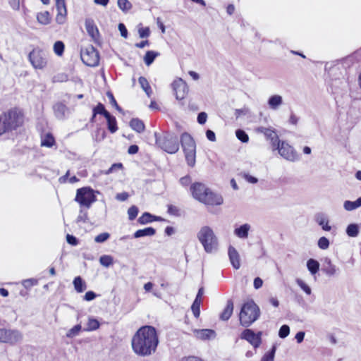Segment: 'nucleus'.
I'll return each mask as SVG.
<instances>
[{
  "label": "nucleus",
  "instance_id": "1",
  "mask_svg": "<svg viewBox=\"0 0 361 361\" xmlns=\"http://www.w3.org/2000/svg\"><path fill=\"white\" fill-rule=\"evenodd\" d=\"M159 344L157 329L150 325L140 327L131 338V347L138 356L147 357L154 354Z\"/></svg>",
  "mask_w": 361,
  "mask_h": 361
},
{
  "label": "nucleus",
  "instance_id": "2",
  "mask_svg": "<svg viewBox=\"0 0 361 361\" xmlns=\"http://www.w3.org/2000/svg\"><path fill=\"white\" fill-rule=\"evenodd\" d=\"M25 121L24 110L18 106L9 108L0 114V135L23 127Z\"/></svg>",
  "mask_w": 361,
  "mask_h": 361
},
{
  "label": "nucleus",
  "instance_id": "3",
  "mask_svg": "<svg viewBox=\"0 0 361 361\" xmlns=\"http://www.w3.org/2000/svg\"><path fill=\"white\" fill-rule=\"evenodd\" d=\"M260 316V310L259 306L252 300H248L242 305L239 320L240 324L244 327H249Z\"/></svg>",
  "mask_w": 361,
  "mask_h": 361
},
{
  "label": "nucleus",
  "instance_id": "4",
  "mask_svg": "<svg viewBox=\"0 0 361 361\" xmlns=\"http://www.w3.org/2000/svg\"><path fill=\"white\" fill-rule=\"evenodd\" d=\"M27 59L35 70H44L49 62L48 52L39 47L32 49L27 56Z\"/></svg>",
  "mask_w": 361,
  "mask_h": 361
},
{
  "label": "nucleus",
  "instance_id": "5",
  "mask_svg": "<svg viewBox=\"0 0 361 361\" xmlns=\"http://www.w3.org/2000/svg\"><path fill=\"white\" fill-rule=\"evenodd\" d=\"M197 238L207 252L216 250L218 240L213 230L209 226H203L197 233Z\"/></svg>",
  "mask_w": 361,
  "mask_h": 361
},
{
  "label": "nucleus",
  "instance_id": "6",
  "mask_svg": "<svg viewBox=\"0 0 361 361\" xmlns=\"http://www.w3.org/2000/svg\"><path fill=\"white\" fill-rule=\"evenodd\" d=\"M180 142L188 165L193 167L196 162V145L195 140L190 135L184 133L181 135Z\"/></svg>",
  "mask_w": 361,
  "mask_h": 361
},
{
  "label": "nucleus",
  "instance_id": "7",
  "mask_svg": "<svg viewBox=\"0 0 361 361\" xmlns=\"http://www.w3.org/2000/svg\"><path fill=\"white\" fill-rule=\"evenodd\" d=\"M156 144L164 151L169 154H175L179 149L178 139L176 135L166 133L156 138Z\"/></svg>",
  "mask_w": 361,
  "mask_h": 361
},
{
  "label": "nucleus",
  "instance_id": "8",
  "mask_svg": "<svg viewBox=\"0 0 361 361\" xmlns=\"http://www.w3.org/2000/svg\"><path fill=\"white\" fill-rule=\"evenodd\" d=\"M75 200L80 206L90 208L96 201V196L90 187H83L77 190Z\"/></svg>",
  "mask_w": 361,
  "mask_h": 361
},
{
  "label": "nucleus",
  "instance_id": "9",
  "mask_svg": "<svg viewBox=\"0 0 361 361\" xmlns=\"http://www.w3.org/2000/svg\"><path fill=\"white\" fill-rule=\"evenodd\" d=\"M81 59L88 66H96L99 62V53L92 46L81 51Z\"/></svg>",
  "mask_w": 361,
  "mask_h": 361
},
{
  "label": "nucleus",
  "instance_id": "10",
  "mask_svg": "<svg viewBox=\"0 0 361 361\" xmlns=\"http://www.w3.org/2000/svg\"><path fill=\"white\" fill-rule=\"evenodd\" d=\"M171 85L176 99L182 100L188 96L189 92L188 86L182 78L176 79Z\"/></svg>",
  "mask_w": 361,
  "mask_h": 361
},
{
  "label": "nucleus",
  "instance_id": "11",
  "mask_svg": "<svg viewBox=\"0 0 361 361\" xmlns=\"http://www.w3.org/2000/svg\"><path fill=\"white\" fill-rule=\"evenodd\" d=\"M240 338L247 341L255 348L259 347L262 343V332L255 333L250 329L243 330L240 334Z\"/></svg>",
  "mask_w": 361,
  "mask_h": 361
},
{
  "label": "nucleus",
  "instance_id": "12",
  "mask_svg": "<svg viewBox=\"0 0 361 361\" xmlns=\"http://www.w3.org/2000/svg\"><path fill=\"white\" fill-rule=\"evenodd\" d=\"M199 202L207 206L214 207L222 204L224 200L221 195L214 192L209 188Z\"/></svg>",
  "mask_w": 361,
  "mask_h": 361
},
{
  "label": "nucleus",
  "instance_id": "13",
  "mask_svg": "<svg viewBox=\"0 0 361 361\" xmlns=\"http://www.w3.org/2000/svg\"><path fill=\"white\" fill-rule=\"evenodd\" d=\"M208 189L209 188L201 182H195L192 183L190 187V191L192 197L197 201L200 200Z\"/></svg>",
  "mask_w": 361,
  "mask_h": 361
},
{
  "label": "nucleus",
  "instance_id": "14",
  "mask_svg": "<svg viewBox=\"0 0 361 361\" xmlns=\"http://www.w3.org/2000/svg\"><path fill=\"white\" fill-rule=\"evenodd\" d=\"M57 14L56 21L58 24H63L66 20L67 9L65 0H56Z\"/></svg>",
  "mask_w": 361,
  "mask_h": 361
},
{
  "label": "nucleus",
  "instance_id": "15",
  "mask_svg": "<svg viewBox=\"0 0 361 361\" xmlns=\"http://www.w3.org/2000/svg\"><path fill=\"white\" fill-rule=\"evenodd\" d=\"M85 28L92 39L95 42H97L100 38L99 32L92 20H87L85 21Z\"/></svg>",
  "mask_w": 361,
  "mask_h": 361
},
{
  "label": "nucleus",
  "instance_id": "16",
  "mask_svg": "<svg viewBox=\"0 0 361 361\" xmlns=\"http://www.w3.org/2000/svg\"><path fill=\"white\" fill-rule=\"evenodd\" d=\"M195 336L200 340H209L212 338H214L216 333L212 329H196L192 330Z\"/></svg>",
  "mask_w": 361,
  "mask_h": 361
},
{
  "label": "nucleus",
  "instance_id": "17",
  "mask_svg": "<svg viewBox=\"0 0 361 361\" xmlns=\"http://www.w3.org/2000/svg\"><path fill=\"white\" fill-rule=\"evenodd\" d=\"M279 154L288 160H292L293 158V149L289 145L282 142L278 147Z\"/></svg>",
  "mask_w": 361,
  "mask_h": 361
},
{
  "label": "nucleus",
  "instance_id": "18",
  "mask_svg": "<svg viewBox=\"0 0 361 361\" xmlns=\"http://www.w3.org/2000/svg\"><path fill=\"white\" fill-rule=\"evenodd\" d=\"M228 256L233 268L238 269L240 267V256L238 251L232 246L228 248Z\"/></svg>",
  "mask_w": 361,
  "mask_h": 361
},
{
  "label": "nucleus",
  "instance_id": "19",
  "mask_svg": "<svg viewBox=\"0 0 361 361\" xmlns=\"http://www.w3.org/2000/svg\"><path fill=\"white\" fill-rule=\"evenodd\" d=\"M314 220L324 231H331V227L329 225V219L326 214L323 213H317L314 216Z\"/></svg>",
  "mask_w": 361,
  "mask_h": 361
},
{
  "label": "nucleus",
  "instance_id": "20",
  "mask_svg": "<svg viewBox=\"0 0 361 361\" xmlns=\"http://www.w3.org/2000/svg\"><path fill=\"white\" fill-rule=\"evenodd\" d=\"M233 302L232 300H228L226 302V305L223 310L222 312L220 314L219 319L222 321L228 320L233 312Z\"/></svg>",
  "mask_w": 361,
  "mask_h": 361
},
{
  "label": "nucleus",
  "instance_id": "21",
  "mask_svg": "<svg viewBox=\"0 0 361 361\" xmlns=\"http://www.w3.org/2000/svg\"><path fill=\"white\" fill-rule=\"evenodd\" d=\"M16 331L8 330L6 329H0V342L1 343H12L15 338Z\"/></svg>",
  "mask_w": 361,
  "mask_h": 361
},
{
  "label": "nucleus",
  "instance_id": "22",
  "mask_svg": "<svg viewBox=\"0 0 361 361\" xmlns=\"http://www.w3.org/2000/svg\"><path fill=\"white\" fill-rule=\"evenodd\" d=\"M322 271L329 276L335 275L337 272L336 267L331 263L329 258H325L324 262L322 265Z\"/></svg>",
  "mask_w": 361,
  "mask_h": 361
},
{
  "label": "nucleus",
  "instance_id": "23",
  "mask_svg": "<svg viewBox=\"0 0 361 361\" xmlns=\"http://www.w3.org/2000/svg\"><path fill=\"white\" fill-rule=\"evenodd\" d=\"M162 220L163 219L160 216H153L148 212H145L138 218L137 221L140 224H146L147 223H150L154 221Z\"/></svg>",
  "mask_w": 361,
  "mask_h": 361
},
{
  "label": "nucleus",
  "instance_id": "24",
  "mask_svg": "<svg viewBox=\"0 0 361 361\" xmlns=\"http://www.w3.org/2000/svg\"><path fill=\"white\" fill-rule=\"evenodd\" d=\"M130 126L133 130L139 133L144 132L145 129L143 121L139 118H132L130 121Z\"/></svg>",
  "mask_w": 361,
  "mask_h": 361
},
{
  "label": "nucleus",
  "instance_id": "25",
  "mask_svg": "<svg viewBox=\"0 0 361 361\" xmlns=\"http://www.w3.org/2000/svg\"><path fill=\"white\" fill-rule=\"evenodd\" d=\"M156 233V230L152 227H147L143 229H139L134 233V237L136 238L144 237V236H152Z\"/></svg>",
  "mask_w": 361,
  "mask_h": 361
},
{
  "label": "nucleus",
  "instance_id": "26",
  "mask_svg": "<svg viewBox=\"0 0 361 361\" xmlns=\"http://www.w3.org/2000/svg\"><path fill=\"white\" fill-rule=\"evenodd\" d=\"M138 82H139L142 89L145 91V92L147 95V97H151V96L152 94V90L151 86H150L148 80H147V78L143 76H140L138 78Z\"/></svg>",
  "mask_w": 361,
  "mask_h": 361
},
{
  "label": "nucleus",
  "instance_id": "27",
  "mask_svg": "<svg viewBox=\"0 0 361 361\" xmlns=\"http://www.w3.org/2000/svg\"><path fill=\"white\" fill-rule=\"evenodd\" d=\"M73 286L75 288V290L78 293H82L85 291L87 288L86 283L83 281V279L80 276H76L73 279Z\"/></svg>",
  "mask_w": 361,
  "mask_h": 361
},
{
  "label": "nucleus",
  "instance_id": "28",
  "mask_svg": "<svg viewBox=\"0 0 361 361\" xmlns=\"http://www.w3.org/2000/svg\"><path fill=\"white\" fill-rule=\"evenodd\" d=\"M250 228L249 224H245L237 228L234 231V233L240 238H246L248 236V232Z\"/></svg>",
  "mask_w": 361,
  "mask_h": 361
},
{
  "label": "nucleus",
  "instance_id": "29",
  "mask_svg": "<svg viewBox=\"0 0 361 361\" xmlns=\"http://www.w3.org/2000/svg\"><path fill=\"white\" fill-rule=\"evenodd\" d=\"M361 207V197L355 201L346 200L343 203V207L347 211H353Z\"/></svg>",
  "mask_w": 361,
  "mask_h": 361
},
{
  "label": "nucleus",
  "instance_id": "30",
  "mask_svg": "<svg viewBox=\"0 0 361 361\" xmlns=\"http://www.w3.org/2000/svg\"><path fill=\"white\" fill-rule=\"evenodd\" d=\"M107 121V128L111 133H114L118 130L117 121L116 118L110 114L105 117Z\"/></svg>",
  "mask_w": 361,
  "mask_h": 361
},
{
  "label": "nucleus",
  "instance_id": "31",
  "mask_svg": "<svg viewBox=\"0 0 361 361\" xmlns=\"http://www.w3.org/2000/svg\"><path fill=\"white\" fill-rule=\"evenodd\" d=\"M159 56V53L157 51L152 50L147 51L143 58L145 65L147 66H150Z\"/></svg>",
  "mask_w": 361,
  "mask_h": 361
},
{
  "label": "nucleus",
  "instance_id": "32",
  "mask_svg": "<svg viewBox=\"0 0 361 361\" xmlns=\"http://www.w3.org/2000/svg\"><path fill=\"white\" fill-rule=\"evenodd\" d=\"M307 267L312 275H315L319 269V263L314 259H310L307 262Z\"/></svg>",
  "mask_w": 361,
  "mask_h": 361
},
{
  "label": "nucleus",
  "instance_id": "33",
  "mask_svg": "<svg viewBox=\"0 0 361 361\" xmlns=\"http://www.w3.org/2000/svg\"><path fill=\"white\" fill-rule=\"evenodd\" d=\"M37 20L39 23L48 25L51 22V16L49 11H43L37 13Z\"/></svg>",
  "mask_w": 361,
  "mask_h": 361
},
{
  "label": "nucleus",
  "instance_id": "34",
  "mask_svg": "<svg viewBox=\"0 0 361 361\" xmlns=\"http://www.w3.org/2000/svg\"><path fill=\"white\" fill-rule=\"evenodd\" d=\"M55 143L56 141L54 136L51 133H47L42 139L41 146L51 147L55 145Z\"/></svg>",
  "mask_w": 361,
  "mask_h": 361
},
{
  "label": "nucleus",
  "instance_id": "35",
  "mask_svg": "<svg viewBox=\"0 0 361 361\" xmlns=\"http://www.w3.org/2000/svg\"><path fill=\"white\" fill-rule=\"evenodd\" d=\"M118 8L124 13L128 12L133 7L132 4L128 0H118Z\"/></svg>",
  "mask_w": 361,
  "mask_h": 361
},
{
  "label": "nucleus",
  "instance_id": "36",
  "mask_svg": "<svg viewBox=\"0 0 361 361\" xmlns=\"http://www.w3.org/2000/svg\"><path fill=\"white\" fill-rule=\"evenodd\" d=\"M92 111H94V116L100 114L106 117L110 113L105 109L104 106L102 103H98L96 106L93 108Z\"/></svg>",
  "mask_w": 361,
  "mask_h": 361
},
{
  "label": "nucleus",
  "instance_id": "37",
  "mask_svg": "<svg viewBox=\"0 0 361 361\" xmlns=\"http://www.w3.org/2000/svg\"><path fill=\"white\" fill-rule=\"evenodd\" d=\"M346 233L350 237H356L359 233V228L357 224H351L346 228Z\"/></svg>",
  "mask_w": 361,
  "mask_h": 361
},
{
  "label": "nucleus",
  "instance_id": "38",
  "mask_svg": "<svg viewBox=\"0 0 361 361\" xmlns=\"http://www.w3.org/2000/svg\"><path fill=\"white\" fill-rule=\"evenodd\" d=\"M281 103V97L279 95H274L269 99V104L272 109H276Z\"/></svg>",
  "mask_w": 361,
  "mask_h": 361
},
{
  "label": "nucleus",
  "instance_id": "39",
  "mask_svg": "<svg viewBox=\"0 0 361 361\" xmlns=\"http://www.w3.org/2000/svg\"><path fill=\"white\" fill-rule=\"evenodd\" d=\"M65 45L63 42L57 41L54 44V51L57 56H62L64 52Z\"/></svg>",
  "mask_w": 361,
  "mask_h": 361
},
{
  "label": "nucleus",
  "instance_id": "40",
  "mask_svg": "<svg viewBox=\"0 0 361 361\" xmlns=\"http://www.w3.org/2000/svg\"><path fill=\"white\" fill-rule=\"evenodd\" d=\"M99 322L97 319L94 318H90L87 324V331H94L99 328Z\"/></svg>",
  "mask_w": 361,
  "mask_h": 361
},
{
  "label": "nucleus",
  "instance_id": "41",
  "mask_svg": "<svg viewBox=\"0 0 361 361\" xmlns=\"http://www.w3.org/2000/svg\"><path fill=\"white\" fill-rule=\"evenodd\" d=\"M99 262L104 267H108L113 264L114 259L111 256L104 255L100 257Z\"/></svg>",
  "mask_w": 361,
  "mask_h": 361
},
{
  "label": "nucleus",
  "instance_id": "42",
  "mask_svg": "<svg viewBox=\"0 0 361 361\" xmlns=\"http://www.w3.org/2000/svg\"><path fill=\"white\" fill-rule=\"evenodd\" d=\"M54 110L57 116H64L66 110V106L63 103L59 102L56 104V105L54 106Z\"/></svg>",
  "mask_w": 361,
  "mask_h": 361
},
{
  "label": "nucleus",
  "instance_id": "43",
  "mask_svg": "<svg viewBox=\"0 0 361 361\" xmlns=\"http://www.w3.org/2000/svg\"><path fill=\"white\" fill-rule=\"evenodd\" d=\"M167 212L169 214L174 216H180L181 215L180 209L173 204H169L167 206Z\"/></svg>",
  "mask_w": 361,
  "mask_h": 361
},
{
  "label": "nucleus",
  "instance_id": "44",
  "mask_svg": "<svg viewBox=\"0 0 361 361\" xmlns=\"http://www.w3.org/2000/svg\"><path fill=\"white\" fill-rule=\"evenodd\" d=\"M235 135L242 142L246 143L249 140L248 135L241 129H238L235 131Z\"/></svg>",
  "mask_w": 361,
  "mask_h": 361
},
{
  "label": "nucleus",
  "instance_id": "45",
  "mask_svg": "<svg viewBox=\"0 0 361 361\" xmlns=\"http://www.w3.org/2000/svg\"><path fill=\"white\" fill-rule=\"evenodd\" d=\"M300 288L308 295H311V288L302 280L297 279L296 281Z\"/></svg>",
  "mask_w": 361,
  "mask_h": 361
},
{
  "label": "nucleus",
  "instance_id": "46",
  "mask_svg": "<svg viewBox=\"0 0 361 361\" xmlns=\"http://www.w3.org/2000/svg\"><path fill=\"white\" fill-rule=\"evenodd\" d=\"M106 95L108 97V98L109 99V102H110V104L114 106L116 108V110H118V111L121 112L122 111V109L121 108V106L118 104L114 94L112 92H108L106 93Z\"/></svg>",
  "mask_w": 361,
  "mask_h": 361
},
{
  "label": "nucleus",
  "instance_id": "47",
  "mask_svg": "<svg viewBox=\"0 0 361 361\" xmlns=\"http://www.w3.org/2000/svg\"><path fill=\"white\" fill-rule=\"evenodd\" d=\"M81 330V326L80 324H77L74 326L73 328L69 329V331L67 332L66 336L67 337L72 338L75 336L79 334V332Z\"/></svg>",
  "mask_w": 361,
  "mask_h": 361
},
{
  "label": "nucleus",
  "instance_id": "48",
  "mask_svg": "<svg viewBox=\"0 0 361 361\" xmlns=\"http://www.w3.org/2000/svg\"><path fill=\"white\" fill-rule=\"evenodd\" d=\"M318 247L322 250H326L329 247V241L326 237H321L318 240Z\"/></svg>",
  "mask_w": 361,
  "mask_h": 361
},
{
  "label": "nucleus",
  "instance_id": "49",
  "mask_svg": "<svg viewBox=\"0 0 361 361\" xmlns=\"http://www.w3.org/2000/svg\"><path fill=\"white\" fill-rule=\"evenodd\" d=\"M137 214L138 208L135 205L131 206L128 210V219L130 220H134L137 217Z\"/></svg>",
  "mask_w": 361,
  "mask_h": 361
},
{
  "label": "nucleus",
  "instance_id": "50",
  "mask_svg": "<svg viewBox=\"0 0 361 361\" xmlns=\"http://www.w3.org/2000/svg\"><path fill=\"white\" fill-rule=\"evenodd\" d=\"M290 334V327L288 325H283L281 326L279 331V336L281 338H284L286 336H288Z\"/></svg>",
  "mask_w": 361,
  "mask_h": 361
},
{
  "label": "nucleus",
  "instance_id": "51",
  "mask_svg": "<svg viewBox=\"0 0 361 361\" xmlns=\"http://www.w3.org/2000/svg\"><path fill=\"white\" fill-rule=\"evenodd\" d=\"M109 237L110 235L109 233H102L94 238V241L98 243H102L107 240L109 238Z\"/></svg>",
  "mask_w": 361,
  "mask_h": 361
},
{
  "label": "nucleus",
  "instance_id": "52",
  "mask_svg": "<svg viewBox=\"0 0 361 361\" xmlns=\"http://www.w3.org/2000/svg\"><path fill=\"white\" fill-rule=\"evenodd\" d=\"M200 304H197L195 302H192L191 305V310L192 312V314L194 317L197 319H198L200 315Z\"/></svg>",
  "mask_w": 361,
  "mask_h": 361
},
{
  "label": "nucleus",
  "instance_id": "53",
  "mask_svg": "<svg viewBox=\"0 0 361 361\" xmlns=\"http://www.w3.org/2000/svg\"><path fill=\"white\" fill-rule=\"evenodd\" d=\"M138 33L140 38L148 37L150 35V30L148 27H140L138 30Z\"/></svg>",
  "mask_w": 361,
  "mask_h": 361
},
{
  "label": "nucleus",
  "instance_id": "54",
  "mask_svg": "<svg viewBox=\"0 0 361 361\" xmlns=\"http://www.w3.org/2000/svg\"><path fill=\"white\" fill-rule=\"evenodd\" d=\"M240 176L245 179L246 180L247 182L250 183H257L258 180L257 178L254 177V176H250V174L248 173H240Z\"/></svg>",
  "mask_w": 361,
  "mask_h": 361
},
{
  "label": "nucleus",
  "instance_id": "55",
  "mask_svg": "<svg viewBox=\"0 0 361 361\" xmlns=\"http://www.w3.org/2000/svg\"><path fill=\"white\" fill-rule=\"evenodd\" d=\"M275 348H273L270 352L265 354L261 359V361H274Z\"/></svg>",
  "mask_w": 361,
  "mask_h": 361
},
{
  "label": "nucleus",
  "instance_id": "56",
  "mask_svg": "<svg viewBox=\"0 0 361 361\" xmlns=\"http://www.w3.org/2000/svg\"><path fill=\"white\" fill-rule=\"evenodd\" d=\"M122 168L123 164L121 163L113 164L105 172V174H110L113 173L114 171L121 169Z\"/></svg>",
  "mask_w": 361,
  "mask_h": 361
},
{
  "label": "nucleus",
  "instance_id": "57",
  "mask_svg": "<svg viewBox=\"0 0 361 361\" xmlns=\"http://www.w3.org/2000/svg\"><path fill=\"white\" fill-rule=\"evenodd\" d=\"M66 241L68 244L75 246L79 243L78 240L74 236L71 234L66 235Z\"/></svg>",
  "mask_w": 361,
  "mask_h": 361
},
{
  "label": "nucleus",
  "instance_id": "58",
  "mask_svg": "<svg viewBox=\"0 0 361 361\" xmlns=\"http://www.w3.org/2000/svg\"><path fill=\"white\" fill-rule=\"evenodd\" d=\"M191 177L189 175L185 176L180 179V183L184 186L186 187L189 185L191 183Z\"/></svg>",
  "mask_w": 361,
  "mask_h": 361
},
{
  "label": "nucleus",
  "instance_id": "59",
  "mask_svg": "<svg viewBox=\"0 0 361 361\" xmlns=\"http://www.w3.org/2000/svg\"><path fill=\"white\" fill-rule=\"evenodd\" d=\"M37 284V280L34 279H26L23 281V286L27 288L35 286Z\"/></svg>",
  "mask_w": 361,
  "mask_h": 361
},
{
  "label": "nucleus",
  "instance_id": "60",
  "mask_svg": "<svg viewBox=\"0 0 361 361\" xmlns=\"http://www.w3.org/2000/svg\"><path fill=\"white\" fill-rule=\"evenodd\" d=\"M207 114L205 112H200L197 116V122L200 124H204L207 121Z\"/></svg>",
  "mask_w": 361,
  "mask_h": 361
},
{
  "label": "nucleus",
  "instance_id": "61",
  "mask_svg": "<svg viewBox=\"0 0 361 361\" xmlns=\"http://www.w3.org/2000/svg\"><path fill=\"white\" fill-rule=\"evenodd\" d=\"M97 295L94 292L90 290L86 292V293L84 295V300L87 301H91L96 298Z\"/></svg>",
  "mask_w": 361,
  "mask_h": 361
},
{
  "label": "nucleus",
  "instance_id": "62",
  "mask_svg": "<svg viewBox=\"0 0 361 361\" xmlns=\"http://www.w3.org/2000/svg\"><path fill=\"white\" fill-rule=\"evenodd\" d=\"M118 30L121 32V35L124 37L127 38L128 37V30L126 27L125 25L123 23H119L118 25Z\"/></svg>",
  "mask_w": 361,
  "mask_h": 361
},
{
  "label": "nucleus",
  "instance_id": "63",
  "mask_svg": "<svg viewBox=\"0 0 361 361\" xmlns=\"http://www.w3.org/2000/svg\"><path fill=\"white\" fill-rule=\"evenodd\" d=\"M8 4L14 10L20 8V0H8Z\"/></svg>",
  "mask_w": 361,
  "mask_h": 361
},
{
  "label": "nucleus",
  "instance_id": "64",
  "mask_svg": "<svg viewBox=\"0 0 361 361\" xmlns=\"http://www.w3.org/2000/svg\"><path fill=\"white\" fill-rule=\"evenodd\" d=\"M206 136H207V138L209 141H212V142L216 141V135H215V133L212 130H207L206 131Z\"/></svg>",
  "mask_w": 361,
  "mask_h": 361
}]
</instances>
